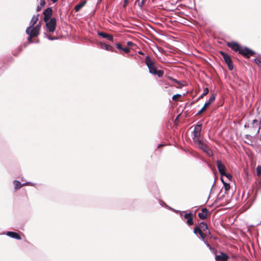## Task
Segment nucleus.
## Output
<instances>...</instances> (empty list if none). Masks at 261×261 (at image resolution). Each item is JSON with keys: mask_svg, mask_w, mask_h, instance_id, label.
Returning a JSON list of instances; mask_svg holds the SVG:
<instances>
[{"mask_svg": "<svg viewBox=\"0 0 261 261\" xmlns=\"http://www.w3.org/2000/svg\"><path fill=\"white\" fill-rule=\"evenodd\" d=\"M53 14V10L51 8H48L43 11L44 21H47V20L50 19Z\"/></svg>", "mask_w": 261, "mask_h": 261, "instance_id": "nucleus-8", "label": "nucleus"}, {"mask_svg": "<svg viewBox=\"0 0 261 261\" xmlns=\"http://www.w3.org/2000/svg\"><path fill=\"white\" fill-rule=\"evenodd\" d=\"M152 74L157 75L159 77H162L164 74V71L162 70H158L157 69L154 70V72H153Z\"/></svg>", "mask_w": 261, "mask_h": 261, "instance_id": "nucleus-24", "label": "nucleus"}, {"mask_svg": "<svg viewBox=\"0 0 261 261\" xmlns=\"http://www.w3.org/2000/svg\"><path fill=\"white\" fill-rule=\"evenodd\" d=\"M13 184L15 186L14 188H15V190H18V189H20V188H21L22 186L26 185L25 184L22 185L19 181H17V180H14L13 181Z\"/></svg>", "mask_w": 261, "mask_h": 261, "instance_id": "nucleus-22", "label": "nucleus"}, {"mask_svg": "<svg viewBox=\"0 0 261 261\" xmlns=\"http://www.w3.org/2000/svg\"><path fill=\"white\" fill-rule=\"evenodd\" d=\"M260 128V127L258 128V129L257 131V133H259Z\"/></svg>", "mask_w": 261, "mask_h": 261, "instance_id": "nucleus-54", "label": "nucleus"}, {"mask_svg": "<svg viewBox=\"0 0 261 261\" xmlns=\"http://www.w3.org/2000/svg\"><path fill=\"white\" fill-rule=\"evenodd\" d=\"M204 152H205V153L210 156H213V151L210 148V147H208V148H207V149L204 151Z\"/></svg>", "mask_w": 261, "mask_h": 261, "instance_id": "nucleus-29", "label": "nucleus"}, {"mask_svg": "<svg viewBox=\"0 0 261 261\" xmlns=\"http://www.w3.org/2000/svg\"><path fill=\"white\" fill-rule=\"evenodd\" d=\"M7 235L10 237L12 238L16 239L17 240H20L21 239V236L17 233L13 231H8L7 232Z\"/></svg>", "mask_w": 261, "mask_h": 261, "instance_id": "nucleus-16", "label": "nucleus"}, {"mask_svg": "<svg viewBox=\"0 0 261 261\" xmlns=\"http://www.w3.org/2000/svg\"><path fill=\"white\" fill-rule=\"evenodd\" d=\"M216 94L213 93L211 94L208 100L206 103H207L209 106L215 100L216 98Z\"/></svg>", "mask_w": 261, "mask_h": 261, "instance_id": "nucleus-23", "label": "nucleus"}, {"mask_svg": "<svg viewBox=\"0 0 261 261\" xmlns=\"http://www.w3.org/2000/svg\"><path fill=\"white\" fill-rule=\"evenodd\" d=\"M127 45L128 46H132L133 45H134V44L132 42H130V41H128L127 42Z\"/></svg>", "mask_w": 261, "mask_h": 261, "instance_id": "nucleus-47", "label": "nucleus"}, {"mask_svg": "<svg viewBox=\"0 0 261 261\" xmlns=\"http://www.w3.org/2000/svg\"><path fill=\"white\" fill-rule=\"evenodd\" d=\"M202 129V124L198 123L195 126L194 131L193 132V138L192 139L194 142L197 141V140H200V137L201 136V131Z\"/></svg>", "mask_w": 261, "mask_h": 261, "instance_id": "nucleus-2", "label": "nucleus"}, {"mask_svg": "<svg viewBox=\"0 0 261 261\" xmlns=\"http://www.w3.org/2000/svg\"><path fill=\"white\" fill-rule=\"evenodd\" d=\"M122 50L124 51L125 53H127L130 51V48L128 47L123 48Z\"/></svg>", "mask_w": 261, "mask_h": 261, "instance_id": "nucleus-42", "label": "nucleus"}, {"mask_svg": "<svg viewBox=\"0 0 261 261\" xmlns=\"http://www.w3.org/2000/svg\"><path fill=\"white\" fill-rule=\"evenodd\" d=\"M145 63L149 69V73L152 74L154 72V70L157 68L155 60L152 59L150 56H147L145 59Z\"/></svg>", "mask_w": 261, "mask_h": 261, "instance_id": "nucleus-1", "label": "nucleus"}, {"mask_svg": "<svg viewBox=\"0 0 261 261\" xmlns=\"http://www.w3.org/2000/svg\"><path fill=\"white\" fill-rule=\"evenodd\" d=\"M257 172L258 175L261 174V166H258L257 167Z\"/></svg>", "mask_w": 261, "mask_h": 261, "instance_id": "nucleus-43", "label": "nucleus"}, {"mask_svg": "<svg viewBox=\"0 0 261 261\" xmlns=\"http://www.w3.org/2000/svg\"><path fill=\"white\" fill-rule=\"evenodd\" d=\"M86 1H83L80 2L79 4L76 5L74 7V10L75 12H78L80 9L86 4Z\"/></svg>", "mask_w": 261, "mask_h": 261, "instance_id": "nucleus-20", "label": "nucleus"}, {"mask_svg": "<svg viewBox=\"0 0 261 261\" xmlns=\"http://www.w3.org/2000/svg\"><path fill=\"white\" fill-rule=\"evenodd\" d=\"M204 96V95H203V94H202V95H201V96H200V97L197 99V100H198L199 99H201V98H203Z\"/></svg>", "mask_w": 261, "mask_h": 261, "instance_id": "nucleus-48", "label": "nucleus"}, {"mask_svg": "<svg viewBox=\"0 0 261 261\" xmlns=\"http://www.w3.org/2000/svg\"><path fill=\"white\" fill-rule=\"evenodd\" d=\"M40 27H41V25H40V23L39 22V24L36 25L35 27H33V28L36 29L37 31L39 32L40 29Z\"/></svg>", "mask_w": 261, "mask_h": 261, "instance_id": "nucleus-40", "label": "nucleus"}, {"mask_svg": "<svg viewBox=\"0 0 261 261\" xmlns=\"http://www.w3.org/2000/svg\"><path fill=\"white\" fill-rule=\"evenodd\" d=\"M216 261H226L229 258V256L223 252H220L219 255H216Z\"/></svg>", "mask_w": 261, "mask_h": 261, "instance_id": "nucleus-14", "label": "nucleus"}, {"mask_svg": "<svg viewBox=\"0 0 261 261\" xmlns=\"http://www.w3.org/2000/svg\"><path fill=\"white\" fill-rule=\"evenodd\" d=\"M127 4H128V0H124V4L123 5V7L125 8L127 6Z\"/></svg>", "mask_w": 261, "mask_h": 261, "instance_id": "nucleus-46", "label": "nucleus"}, {"mask_svg": "<svg viewBox=\"0 0 261 261\" xmlns=\"http://www.w3.org/2000/svg\"><path fill=\"white\" fill-rule=\"evenodd\" d=\"M226 45L228 47H230L232 50H233L234 51L239 52L241 47V46L238 43L234 41L227 42L226 43Z\"/></svg>", "mask_w": 261, "mask_h": 261, "instance_id": "nucleus-6", "label": "nucleus"}, {"mask_svg": "<svg viewBox=\"0 0 261 261\" xmlns=\"http://www.w3.org/2000/svg\"><path fill=\"white\" fill-rule=\"evenodd\" d=\"M222 182L224 183V188L226 191L230 189V185L229 184H227L224 182L222 178H221Z\"/></svg>", "mask_w": 261, "mask_h": 261, "instance_id": "nucleus-30", "label": "nucleus"}, {"mask_svg": "<svg viewBox=\"0 0 261 261\" xmlns=\"http://www.w3.org/2000/svg\"><path fill=\"white\" fill-rule=\"evenodd\" d=\"M199 227L200 228V229L202 230V231H207L208 228L207 224L204 222H201L199 224Z\"/></svg>", "mask_w": 261, "mask_h": 261, "instance_id": "nucleus-21", "label": "nucleus"}, {"mask_svg": "<svg viewBox=\"0 0 261 261\" xmlns=\"http://www.w3.org/2000/svg\"><path fill=\"white\" fill-rule=\"evenodd\" d=\"M219 53L223 57V60L227 64L228 69L230 70H232L233 68V65L230 57L223 51H219Z\"/></svg>", "mask_w": 261, "mask_h": 261, "instance_id": "nucleus-3", "label": "nucleus"}, {"mask_svg": "<svg viewBox=\"0 0 261 261\" xmlns=\"http://www.w3.org/2000/svg\"><path fill=\"white\" fill-rule=\"evenodd\" d=\"M216 164L220 174L221 176H223V174H224L226 170L225 166L220 160H217L216 162Z\"/></svg>", "mask_w": 261, "mask_h": 261, "instance_id": "nucleus-7", "label": "nucleus"}, {"mask_svg": "<svg viewBox=\"0 0 261 261\" xmlns=\"http://www.w3.org/2000/svg\"><path fill=\"white\" fill-rule=\"evenodd\" d=\"M98 35L99 36H101V37H102L103 38H106V39H107L108 40H109L110 41H113V37L111 35L108 34H107L106 33H104V32H98Z\"/></svg>", "mask_w": 261, "mask_h": 261, "instance_id": "nucleus-17", "label": "nucleus"}, {"mask_svg": "<svg viewBox=\"0 0 261 261\" xmlns=\"http://www.w3.org/2000/svg\"><path fill=\"white\" fill-rule=\"evenodd\" d=\"M172 81L174 82L175 83L179 85V86L177 87V88H180L182 86H184V85L181 84V83L179 81H177V80H176L175 79H174Z\"/></svg>", "mask_w": 261, "mask_h": 261, "instance_id": "nucleus-35", "label": "nucleus"}, {"mask_svg": "<svg viewBox=\"0 0 261 261\" xmlns=\"http://www.w3.org/2000/svg\"><path fill=\"white\" fill-rule=\"evenodd\" d=\"M223 176H225L227 178H228L229 179H231V178H232V176L230 174L226 173L225 172L224 174H223Z\"/></svg>", "mask_w": 261, "mask_h": 261, "instance_id": "nucleus-41", "label": "nucleus"}, {"mask_svg": "<svg viewBox=\"0 0 261 261\" xmlns=\"http://www.w3.org/2000/svg\"><path fill=\"white\" fill-rule=\"evenodd\" d=\"M257 120H256V119H254L253 120V123H257Z\"/></svg>", "mask_w": 261, "mask_h": 261, "instance_id": "nucleus-51", "label": "nucleus"}, {"mask_svg": "<svg viewBox=\"0 0 261 261\" xmlns=\"http://www.w3.org/2000/svg\"><path fill=\"white\" fill-rule=\"evenodd\" d=\"M29 35V37H28V41H29V42L30 43H31V42H32V38H33L34 37H33V36H32V35Z\"/></svg>", "mask_w": 261, "mask_h": 261, "instance_id": "nucleus-45", "label": "nucleus"}, {"mask_svg": "<svg viewBox=\"0 0 261 261\" xmlns=\"http://www.w3.org/2000/svg\"><path fill=\"white\" fill-rule=\"evenodd\" d=\"M99 2H101L102 0H98Z\"/></svg>", "mask_w": 261, "mask_h": 261, "instance_id": "nucleus-55", "label": "nucleus"}, {"mask_svg": "<svg viewBox=\"0 0 261 261\" xmlns=\"http://www.w3.org/2000/svg\"><path fill=\"white\" fill-rule=\"evenodd\" d=\"M194 143L197 145L198 147L202 149L204 152L208 148V146L201 140H197V141L194 142Z\"/></svg>", "mask_w": 261, "mask_h": 261, "instance_id": "nucleus-15", "label": "nucleus"}, {"mask_svg": "<svg viewBox=\"0 0 261 261\" xmlns=\"http://www.w3.org/2000/svg\"><path fill=\"white\" fill-rule=\"evenodd\" d=\"M185 219H186L187 223L189 226L193 225V215L191 213H187L184 216Z\"/></svg>", "mask_w": 261, "mask_h": 261, "instance_id": "nucleus-10", "label": "nucleus"}, {"mask_svg": "<svg viewBox=\"0 0 261 261\" xmlns=\"http://www.w3.org/2000/svg\"><path fill=\"white\" fill-rule=\"evenodd\" d=\"M46 23L47 30L51 33H53L56 28L57 20L55 18H52L47 21H44Z\"/></svg>", "mask_w": 261, "mask_h": 261, "instance_id": "nucleus-4", "label": "nucleus"}, {"mask_svg": "<svg viewBox=\"0 0 261 261\" xmlns=\"http://www.w3.org/2000/svg\"><path fill=\"white\" fill-rule=\"evenodd\" d=\"M172 81L174 82L175 83L179 85V86L177 87V88H180L182 86H184V85L181 84V83L179 81H177V80H176L175 79H174Z\"/></svg>", "mask_w": 261, "mask_h": 261, "instance_id": "nucleus-36", "label": "nucleus"}, {"mask_svg": "<svg viewBox=\"0 0 261 261\" xmlns=\"http://www.w3.org/2000/svg\"><path fill=\"white\" fill-rule=\"evenodd\" d=\"M254 62L258 66H261V61L259 59H255Z\"/></svg>", "mask_w": 261, "mask_h": 261, "instance_id": "nucleus-38", "label": "nucleus"}, {"mask_svg": "<svg viewBox=\"0 0 261 261\" xmlns=\"http://www.w3.org/2000/svg\"><path fill=\"white\" fill-rule=\"evenodd\" d=\"M209 105L205 103L203 107L202 108V109L198 112V113L197 114V115H200L201 114H202L203 112H204L206 109V108Z\"/></svg>", "mask_w": 261, "mask_h": 261, "instance_id": "nucleus-27", "label": "nucleus"}, {"mask_svg": "<svg viewBox=\"0 0 261 261\" xmlns=\"http://www.w3.org/2000/svg\"><path fill=\"white\" fill-rule=\"evenodd\" d=\"M185 219H186L187 223L189 226L193 225V215L191 213H187L184 216Z\"/></svg>", "mask_w": 261, "mask_h": 261, "instance_id": "nucleus-11", "label": "nucleus"}, {"mask_svg": "<svg viewBox=\"0 0 261 261\" xmlns=\"http://www.w3.org/2000/svg\"><path fill=\"white\" fill-rule=\"evenodd\" d=\"M53 3H55L57 2L58 0H50Z\"/></svg>", "mask_w": 261, "mask_h": 261, "instance_id": "nucleus-53", "label": "nucleus"}, {"mask_svg": "<svg viewBox=\"0 0 261 261\" xmlns=\"http://www.w3.org/2000/svg\"><path fill=\"white\" fill-rule=\"evenodd\" d=\"M168 79H169L170 80H171V81H173V80L174 79V78H173L171 76H168Z\"/></svg>", "mask_w": 261, "mask_h": 261, "instance_id": "nucleus-50", "label": "nucleus"}, {"mask_svg": "<svg viewBox=\"0 0 261 261\" xmlns=\"http://www.w3.org/2000/svg\"><path fill=\"white\" fill-rule=\"evenodd\" d=\"M172 81L174 82L175 83L179 85V86L177 87V88H180L182 86H184V85L181 84V83L179 81H177V80H176L175 79H174Z\"/></svg>", "mask_w": 261, "mask_h": 261, "instance_id": "nucleus-32", "label": "nucleus"}, {"mask_svg": "<svg viewBox=\"0 0 261 261\" xmlns=\"http://www.w3.org/2000/svg\"><path fill=\"white\" fill-rule=\"evenodd\" d=\"M202 230L200 229V228H199V226H197L194 229V232L195 233H199Z\"/></svg>", "mask_w": 261, "mask_h": 261, "instance_id": "nucleus-31", "label": "nucleus"}, {"mask_svg": "<svg viewBox=\"0 0 261 261\" xmlns=\"http://www.w3.org/2000/svg\"><path fill=\"white\" fill-rule=\"evenodd\" d=\"M206 246L208 247L210 249H211V246L208 243H206Z\"/></svg>", "mask_w": 261, "mask_h": 261, "instance_id": "nucleus-49", "label": "nucleus"}, {"mask_svg": "<svg viewBox=\"0 0 261 261\" xmlns=\"http://www.w3.org/2000/svg\"><path fill=\"white\" fill-rule=\"evenodd\" d=\"M182 95L179 94H176L172 96V100L173 101H176L179 98H181Z\"/></svg>", "mask_w": 261, "mask_h": 261, "instance_id": "nucleus-28", "label": "nucleus"}, {"mask_svg": "<svg viewBox=\"0 0 261 261\" xmlns=\"http://www.w3.org/2000/svg\"><path fill=\"white\" fill-rule=\"evenodd\" d=\"M239 53L247 58H249L250 56H252L255 54V53L252 50L247 47H241Z\"/></svg>", "mask_w": 261, "mask_h": 261, "instance_id": "nucleus-5", "label": "nucleus"}, {"mask_svg": "<svg viewBox=\"0 0 261 261\" xmlns=\"http://www.w3.org/2000/svg\"><path fill=\"white\" fill-rule=\"evenodd\" d=\"M199 234H200L202 239L204 240L206 236L208 234H210V231L208 230L207 231H204V232H203L202 231H201Z\"/></svg>", "mask_w": 261, "mask_h": 261, "instance_id": "nucleus-26", "label": "nucleus"}, {"mask_svg": "<svg viewBox=\"0 0 261 261\" xmlns=\"http://www.w3.org/2000/svg\"><path fill=\"white\" fill-rule=\"evenodd\" d=\"M172 81L174 82L175 83L179 85V86L177 87V88H180L182 86H184V85L181 84V83L179 81H177V80H176L175 79H174Z\"/></svg>", "mask_w": 261, "mask_h": 261, "instance_id": "nucleus-33", "label": "nucleus"}, {"mask_svg": "<svg viewBox=\"0 0 261 261\" xmlns=\"http://www.w3.org/2000/svg\"><path fill=\"white\" fill-rule=\"evenodd\" d=\"M172 81L174 82L175 83L179 85V86L177 87V88H180L182 86H184V85L181 84V83L179 81H177V80H176L175 79H174Z\"/></svg>", "mask_w": 261, "mask_h": 261, "instance_id": "nucleus-34", "label": "nucleus"}, {"mask_svg": "<svg viewBox=\"0 0 261 261\" xmlns=\"http://www.w3.org/2000/svg\"><path fill=\"white\" fill-rule=\"evenodd\" d=\"M116 46H117V48L118 49L122 50L123 47H122V45H121V43H117L116 44Z\"/></svg>", "mask_w": 261, "mask_h": 261, "instance_id": "nucleus-44", "label": "nucleus"}, {"mask_svg": "<svg viewBox=\"0 0 261 261\" xmlns=\"http://www.w3.org/2000/svg\"><path fill=\"white\" fill-rule=\"evenodd\" d=\"M146 0H138V5L140 7H142L145 4Z\"/></svg>", "mask_w": 261, "mask_h": 261, "instance_id": "nucleus-37", "label": "nucleus"}, {"mask_svg": "<svg viewBox=\"0 0 261 261\" xmlns=\"http://www.w3.org/2000/svg\"><path fill=\"white\" fill-rule=\"evenodd\" d=\"M138 53L140 55H144V53L142 51H140L138 52Z\"/></svg>", "mask_w": 261, "mask_h": 261, "instance_id": "nucleus-52", "label": "nucleus"}, {"mask_svg": "<svg viewBox=\"0 0 261 261\" xmlns=\"http://www.w3.org/2000/svg\"><path fill=\"white\" fill-rule=\"evenodd\" d=\"M185 219H186L187 223L189 226L193 225V215L191 213H187L184 216Z\"/></svg>", "mask_w": 261, "mask_h": 261, "instance_id": "nucleus-12", "label": "nucleus"}, {"mask_svg": "<svg viewBox=\"0 0 261 261\" xmlns=\"http://www.w3.org/2000/svg\"><path fill=\"white\" fill-rule=\"evenodd\" d=\"M45 1L44 0H41L40 3V5L38 6L36 9L37 12L40 11L42 8L45 5Z\"/></svg>", "mask_w": 261, "mask_h": 261, "instance_id": "nucleus-25", "label": "nucleus"}, {"mask_svg": "<svg viewBox=\"0 0 261 261\" xmlns=\"http://www.w3.org/2000/svg\"><path fill=\"white\" fill-rule=\"evenodd\" d=\"M208 213V210L204 207L201 209V212L199 213L198 216L200 219L204 220L207 218Z\"/></svg>", "mask_w": 261, "mask_h": 261, "instance_id": "nucleus-13", "label": "nucleus"}, {"mask_svg": "<svg viewBox=\"0 0 261 261\" xmlns=\"http://www.w3.org/2000/svg\"><path fill=\"white\" fill-rule=\"evenodd\" d=\"M208 92H209V90H208V88H204V89L203 90V93H202L203 95L205 96L206 95H207L208 93Z\"/></svg>", "mask_w": 261, "mask_h": 261, "instance_id": "nucleus-39", "label": "nucleus"}, {"mask_svg": "<svg viewBox=\"0 0 261 261\" xmlns=\"http://www.w3.org/2000/svg\"><path fill=\"white\" fill-rule=\"evenodd\" d=\"M101 47L105 50L111 51H114V48L111 46L110 45H108L106 43H101L100 44Z\"/></svg>", "mask_w": 261, "mask_h": 261, "instance_id": "nucleus-18", "label": "nucleus"}, {"mask_svg": "<svg viewBox=\"0 0 261 261\" xmlns=\"http://www.w3.org/2000/svg\"><path fill=\"white\" fill-rule=\"evenodd\" d=\"M39 14H38L37 15H34L30 21V26L32 28L34 27V25L37 23V22L38 21L39 19Z\"/></svg>", "mask_w": 261, "mask_h": 261, "instance_id": "nucleus-19", "label": "nucleus"}, {"mask_svg": "<svg viewBox=\"0 0 261 261\" xmlns=\"http://www.w3.org/2000/svg\"><path fill=\"white\" fill-rule=\"evenodd\" d=\"M260 123H261V119H260Z\"/></svg>", "mask_w": 261, "mask_h": 261, "instance_id": "nucleus-56", "label": "nucleus"}, {"mask_svg": "<svg viewBox=\"0 0 261 261\" xmlns=\"http://www.w3.org/2000/svg\"><path fill=\"white\" fill-rule=\"evenodd\" d=\"M26 33L28 35H31L33 37H37L39 34V32L37 31L36 29H34L31 27H29L27 28L26 30Z\"/></svg>", "mask_w": 261, "mask_h": 261, "instance_id": "nucleus-9", "label": "nucleus"}]
</instances>
